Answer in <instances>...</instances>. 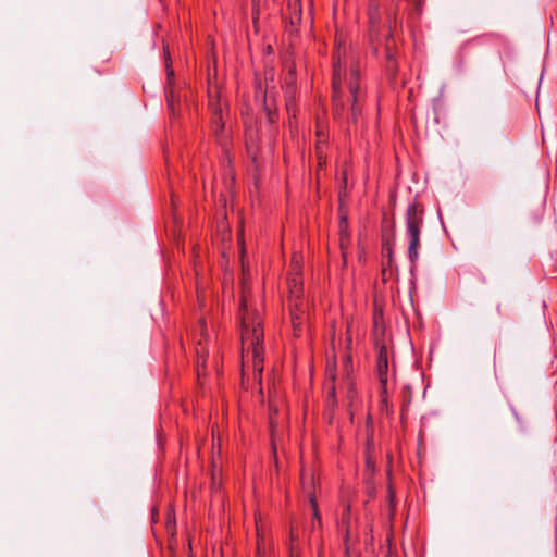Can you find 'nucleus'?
<instances>
[{
  "label": "nucleus",
  "mask_w": 557,
  "mask_h": 557,
  "mask_svg": "<svg viewBox=\"0 0 557 557\" xmlns=\"http://www.w3.org/2000/svg\"><path fill=\"white\" fill-rule=\"evenodd\" d=\"M359 55L341 42L336 44L333 55V116H345V88H348V121L357 125L362 116L363 92L360 88Z\"/></svg>",
  "instance_id": "1"
},
{
  "label": "nucleus",
  "mask_w": 557,
  "mask_h": 557,
  "mask_svg": "<svg viewBox=\"0 0 557 557\" xmlns=\"http://www.w3.org/2000/svg\"><path fill=\"white\" fill-rule=\"evenodd\" d=\"M242 326V375L245 367L251 361L255 380L261 381L263 371V327L260 312L252 308L246 290L240 298Z\"/></svg>",
  "instance_id": "2"
},
{
  "label": "nucleus",
  "mask_w": 557,
  "mask_h": 557,
  "mask_svg": "<svg viewBox=\"0 0 557 557\" xmlns=\"http://www.w3.org/2000/svg\"><path fill=\"white\" fill-rule=\"evenodd\" d=\"M406 235L409 239L408 257L412 264L419 258L418 249L420 247L421 228L424 221V209L421 203L413 202L408 206L405 214Z\"/></svg>",
  "instance_id": "3"
},
{
  "label": "nucleus",
  "mask_w": 557,
  "mask_h": 557,
  "mask_svg": "<svg viewBox=\"0 0 557 557\" xmlns=\"http://www.w3.org/2000/svg\"><path fill=\"white\" fill-rule=\"evenodd\" d=\"M288 306L296 336H300L306 320L307 305L302 299V282L297 275L288 280Z\"/></svg>",
  "instance_id": "4"
},
{
  "label": "nucleus",
  "mask_w": 557,
  "mask_h": 557,
  "mask_svg": "<svg viewBox=\"0 0 557 557\" xmlns=\"http://www.w3.org/2000/svg\"><path fill=\"white\" fill-rule=\"evenodd\" d=\"M388 347L386 344L377 343V376L382 386V396L386 394V385L388 380Z\"/></svg>",
  "instance_id": "5"
},
{
  "label": "nucleus",
  "mask_w": 557,
  "mask_h": 557,
  "mask_svg": "<svg viewBox=\"0 0 557 557\" xmlns=\"http://www.w3.org/2000/svg\"><path fill=\"white\" fill-rule=\"evenodd\" d=\"M315 156L318 159L319 168H322L326 164V144H327V127L323 122H317V131H315Z\"/></svg>",
  "instance_id": "6"
},
{
  "label": "nucleus",
  "mask_w": 557,
  "mask_h": 557,
  "mask_svg": "<svg viewBox=\"0 0 557 557\" xmlns=\"http://www.w3.org/2000/svg\"><path fill=\"white\" fill-rule=\"evenodd\" d=\"M313 484H314V476H313V474L312 473H307V472L302 471V473H301V485H302V488L309 495V499H310V503H311L312 508H313V516H314V518L320 519L319 512H318V506H317L314 496H313V494L311 492V488L313 487Z\"/></svg>",
  "instance_id": "7"
},
{
  "label": "nucleus",
  "mask_w": 557,
  "mask_h": 557,
  "mask_svg": "<svg viewBox=\"0 0 557 557\" xmlns=\"http://www.w3.org/2000/svg\"><path fill=\"white\" fill-rule=\"evenodd\" d=\"M382 255H383L382 264H385L387 267L397 268L395 264V260H394V239H392V240L386 239L385 242H383Z\"/></svg>",
  "instance_id": "8"
},
{
  "label": "nucleus",
  "mask_w": 557,
  "mask_h": 557,
  "mask_svg": "<svg viewBox=\"0 0 557 557\" xmlns=\"http://www.w3.org/2000/svg\"><path fill=\"white\" fill-rule=\"evenodd\" d=\"M264 111L267 112L268 120L270 123H274L276 121V107L272 103L270 96H268L267 92H264Z\"/></svg>",
  "instance_id": "9"
},
{
  "label": "nucleus",
  "mask_w": 557,
  "mask_h": 557,
  "mask_svg": "<svg viewBox=\"0 0 557 557\" xmlns=\"http://www.w3.org/2000/svg\"><path fill=\"white\" fill-rule=\"evenodd\" d=\"M326 373H327V379H329V383H327V395H329V398L332 399L333 403L336 401V398H335V386H334V382H335V367H331V366H327V369H326Z\"/></svg>",
  "instance_id": "10"
},
{
  "label": "nucleus",
  "mask_w": 557,
  "mask_h": 557,
  "mask_svg": "<svg viewBox=\"0 0 557 557\" xmlns=\"http://www.w3.org/2000/svg\"><path fill=\"white\" fill-rule=\"evenodd\" d=\"M288 9L290 11V18L299 21L301 17L300 0H288Z\"/></svg>",
  "instance_id": "11"
},
{
  "label": "nucleus",
  "mask_w": 557,
  "mask_h": 557,
  "mask_svg": "<svg viewBox=\"0 0 557 557\" xmlns=\"http://www.w3.org/2000/svg\"><path fill=\"white\" fill-rule=\"evenodd\" d=\"M386 71L392 78H394L396 76L397 64H396V61L393 59V57L389 53L387 54Z\"/></svg>",
  "instance_id": "12"
},
{
  "label": "nucleus",
  "mask_w": 557,
  "mask_h": 557,
  "mask_svg": "<svg viewBox=\"0 0 557 557\" xmlns=\"http://www.w3.org/2000/svg\"><path fill=\"white\" fill-rule=\"evenodd\" d=\"M396 272H397V268L387 267L385 264H382L381 275H382L383 282H387L388 280H391Z\"/></svg>",
  "instance_id": "13"
},
{
  "label": "nucleus",
  "mask_w": 557,
  "mask_h": 557,
  "mask_svg": "<svg viewBox=\"0 0 557 557\" xmlns=\"http://www.w3.org/2000/svg\"><path fill=\"white\" fill-rule=\"evenodd\" d=\"M212 123L215 126V131L222 129V114L221 111L215 110L212 115Z\"/></svg>",
  "instance_id": "14"
},
{
  "label": "nucleus",
  "mask_w": 557,
  "mask_h": 557,
  "mask_svg": "<svg viewBox=\"0 0 557 557\" xmlns=\"http://www.w3.org/2000/svg\"><path fill=\"white\" fill-rule=\"evenodd\" d=\"M166 99H168V108H169L171 114L175 115L176 114L175 99H174V95H173L172 90L166 92Z\"/></svg>",
  "instance_id": "15"
},
{
  "label": "nucleus",
  "mask_w": 557,
  "mask_h": 557,
  "mask_svg": "<svg viewBox=\"0 0 557 557\" xmlns=\"http://www.w3.org/2000/svg\"><path fill=\"white\" fill-rule=\"evenodd\" d=\"M349 243H350L349 237H344V236H341V237H339V246H341L342 255H343V258H344V259L346 258V252H345V250L348 248Z\"/></svg>",
  "instance_id": "16"
},
{
  "label": "nucleus",
  "mask_w": 557,
  "mask_h": 557,
  "mask_svg": "<svg viewBox=\"0 0 557 557\" xmlns=\"http://www.w3.org/2000/svg\"><path fill=\"white\" fill-rule=\"evenodd\" d=\"M339 234L341 236L349 237L346 220H343L339 224Z\"/></svg>",
  "instance_id": "17"
},
{
  "label": "nucleus",
  "mask_w": 557,
  "mask_h": 557,
  "mask_svg": "<svg viewBox=\"0 0 557 557\" xmlns=\"http://www.w3.org/2000/svg\"><path fill=\"white\" fill-rule=\"evenodd\" d=\"M200 327H201V334L203 335L205 330H206V322L202 320L200 321Z\"/></svg>",
  "instance_id": "18"
},
{
  "label": "nucleus",
  "mask_w": 557,
  "mask_h": 557,
  "mask_svg": "<svg viewBox=\"0 0 557 557\" xmlns=\"http://www.w3.org/2000/svg\"><path fill=\"white\" fill-rule=\"evenodd\" d=\"M393 498H394V493L389 490V500H391V503L393 502Z\"/></svg>",
  "instance_id": "19"
},
{
  "label": "nucleus",
  "mask_w": 557,
  "mask_h": 557,
  "mask_svg": "<svg viewBox=\"0 0 557 557\" xmlns=\"http://www.w3.org/2000/svg\"><path fill=\"white\" fill-rule=\"evenodd\" d=\"M212 484L214 485L215 484V474L212 473Z\"/></svg>",
  "instance_id": "20"
},
{
  "label": "nucleus",
  "mask_w": 557,
  "mask_h": 557,
  "mask_svg": "<svg viewBox=\"0 0 557 557\" xmlns=\"http://www.w3.org/2000/svg\"><path fill=\"white\" fill-rule=\"evenodd\" d=\"M349 539V530L346 531V541Z\"/></svg>",
  "instance_id": "21"
},
{
  "label": "nucleus",
  "mask_w": 557,
  "mask_h": 557,
  "mask_svg": "<svg viewBox=\"0 0 557 557\" xmlns=\"http://www.w3.org/2000/svg\"><path fill=\"white\" fill-rule=\"evenodd\" d=\"M290 557H298V556H296L295 553L292 550Z\"/></svg>",
  "instance_id": "22"
}]
</instances>
